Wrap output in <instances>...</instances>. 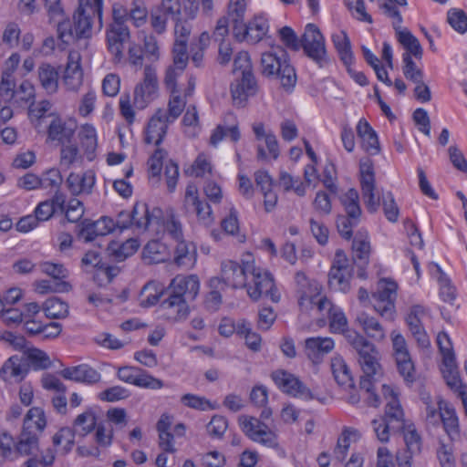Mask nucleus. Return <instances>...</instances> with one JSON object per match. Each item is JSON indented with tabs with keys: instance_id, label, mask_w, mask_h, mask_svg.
I'll return each mask as SVG.
<instances>
[{
	"instance_id": "1",
	"label": "nucleus",
	"mask_w": 467,
	"mask_h": 467,
	"mask_svg": "<svg viewBox=\"0 0 467 467\" xmlns=\"http://www.w3.org/2000/svg\"><path fill=\"white\" fill-rule=\"evenodd\" d=\"M329 328L332 333L342 334L353 348L365 369L370 370L377 365V348L365 337L355 330L348 329V319L339 307H336L329 315Z\"/></svg>"
},
{
	"instance_id": "2",
	"label": "nucleus",
	"mask_w": 467,
	"mask_h": 467,
	"mask_svg": "<svg viewBox=\"0 0 467 467\" xmlns=\"http://www.w3.org/2000/svg\"><path fill=\"white\" fill-rule=\"evenodd\" d=\"M260 72L267 78L278 79L285 89L293 88L296 83V70L290 63L289 56L279 46L262 54Z\"/></svg>"
},
{
	"instance_id": "3",
	"label": "nucleus",
	"mask_w": 467,
	"mask_h": 467,
	"mask_svg": "<svg viewBox=\"0 0 467 467\" xmlns=\"http://www.w3.org/2000/svg\"><path fill=\"white\" fill-rule=\"evenodd\" d=\"M254 262L250 254L247 259L242 260V264H238L233 260L223 261L221 265V278H213L211 285L216 286L221 281L233 288H243L247 285L249 274L254 271Z\"/></svg>"
},
{
	"instance_id": "4",
	"label": "nucleus",
	"mask_w": 467,
	"mask_h": 467,
	"mask_svg": "<svg viewBox=\"0 0 467 467\" xmlns=\"http://www.w3.org/2000/svg\"><path fill=\"white\" fill-rule=\"evenodd\" d=\"M103 0H79V5L75 12L73 20L77 34L81 37H88L94 20L97 19L99 27L102 26Z\"/></svg>"
},
{
	"instance_id": "5",
	"label": "nucleus",
	"mask_w": 467,
	"mask_h": 467,
	"mask_svg": "<svg viewBox=\"0 0 467 467\" xmlns=\"http://www.w3.org/2000/svg\"><path fill=\"white\" fill-rule=\"evenodd\" d=\"M248 296L253 300H258L265 296L270 297L273 302H278V294L272 275L254 264V271L249 274L247 285H245Z\"/></svg>"
},
{
	"instance_id": "6",
	"label": "nucleus",
	"mask_w": 467,
	"mask_h": 467,
	"mask_svg": "<svg viewBox=\"0 0 467 467\" xmlns=\"http://www.w3.org/2000/svg\"><path fill=\"white\" fill-rule=\"evenodd\" d=\"M306 55L319 67L327 63L325 38L319 28L314 24H307L300 40V47Z\"/></svg>"
},
{
	"instance_id": "7",
	"label": "nucleus",
	"mask_w": 467,
	"mask_h": 467,
	"mask_svg": "<svg viewBox=\"0 0 467 467\" xmlns=\"http://www.w3.org/2000/svg\"><path fill=\"white\" fill-rule=\"evenodd\" d=\"M384 14L392 19V26L396 32L399 42L408 51L410 57L414 56L420 59L422 57V47L419 40L407 29L401 26L402 16L396 5L389 4L384 5Z\"/></svg>"
},
{
	"instance_id": "8",
	"label": "nucleus",
	"mask_w": 467,
	"mask_h": 467,
	"mask_svg": "<svg viewBox=\"0 0 467 467\" xmlns=\"http://www.w3.org/2000/svg\"><path fill=\"white\" fill-rule=\"evenodd\" d=\"M398 285L391 280L379 282L377 292L372 294L373 307L381 316L392 319L395 312V300Z\"/></svg>"
},
{
	"instance_id": "9",
	"label": "nucleus",
	"mask_w": 467,
	"mask_h": 467,
	"mask_svg": "<svg viewBox=\"0 0 467 467\" xmlns=\"http://www.w3.org/2000/svg\"><path fill=\"white\" fill-rule=\"evenodd\" d=\"M159 82L155 67L146 66L143 78L134 88L133 103L138 109L146 108L157 97Z\"/></svg>"
},
{
	"instance_id": "10",
	"label": "nucleus",
	"mask_w": 467,
	"mask_h": 467,
	"mask_svg": "<svg viewBox=\"0 0 467 467\" xmlns=\"http://www.w3.org/2000/svg\"><path fill=\"white\" fill-rule=\"evenodd\" d=\"M352 262L358 268V276L361 279L367 278L366 269L369 264L371 245L368 234L366 231H358L352 242Z\"/></svg>"
},
{
	"instance_id": "11",
	"label": "nucleus",
	"mask_w": 467,
	"mask_h": 467,
	"mask_svg": "<svg viewBox=\"0 0 467 467\" xmlns=\"http://www.w3.org/2000/svg\"><path fill=\"white\" fill-rule=\"evenodd\" d=\"M390 337L398 370L406 380H412L414 376V365L408 349L407 342L404 337L397 331H392Z\"/></svg>"
},
{
	"instance_id": "12",
	"label": "nucleus",
	"mask_w": 467,
	"mask_h": 467,
	"mask_svg": "<svg viewBox=\"0 0 467 467\" xmlns=\"http://www.w3.org/2000/svg\"><path fill=\"white\" fill-rule=\"evenodd\" d=\"M271 377L278 388H280L284 392L306 400L315 399L311 390L306 388L295 375L285 370L279 369L274 371Z\"/></svg>"
},
{
	"instance_id": "13",
	"label": "nucleus",
	"mask_w": 467,
	"mask_h": 467,
	"mask_svg": "<svg viewBox=\"0 0 467 467\" xmlns=\"http://www.w3.org/2000/svg\"><path fill=\"white\" fill-rule=\"evenodd\" d=\"M360 186L367 210L371 213H376L380 205L381 198L376 196L375 175L372 164L369 162L360 164Z\"/></svg>"
},
{
	"instance_id": "14",
	"label": "nucleus",
	"mask_w": 467,
	"mask_h": 467,
	"mask_svg": "<svg viewBox=\"0 0 467 467\" xmlns=\"http://www.w3.org/2000/svg\"><path fill=\"white\" fill-rule=\"evenodd\" d=\"M298 304L301 309L308 310V305L321 294L322 286L314 279H309L304 272L298 271L295 275Z\"/></svg>"
},
{
	"instance_id": "15",
	"label": "nucleus",
	"mask_w": 467,
	"mask_h": 467,
	"mask_svg": "<svg viewBox=\"0 0 467 467\" xmlns=\"http://www.w3.org/2000/svg\"><path fill=\"white\" fill-rule=\"evenodd\" d=\"M268 24L263 17H254L248 24H237L233 27L234 37L238 41H247L256 44L266 35Z\"/></svg>"
},
{
	"instance_id": "16",
	"label": "nucleus",
	"mask_w": 467,
	"mask_h": 467,
	"mask_svg": "<svg viewBox=\"0 0 467 467\" xmlns=\"http://www.w3.org/2000/svg\"><path fill=\"white\" fill-rule=\"evenodd\" d=\"M377 365L374 366V368H371L370 370L365 369V367H363L361 361H360V355H358V361L363 370L364 376L361 377L359 387L360 389L363 390L368 396H367V401L369 406L372 407H379L380 404V399L378 396V394L375 392V381L376 377L381 376V365H380V354L379 351L377 349Z\"/></svg>"
},
{
	"instance_id": "17",
	"label": "nucleus",
	"mask_w": 467,
	"mask_h": 467,
	"mask_svg": "<svg viewBox=\"0 0 467 467\" xmlns=\"http://www.w3.org/2000/svg\"><path fill=\"white\" fill-rule=\"evenodd\" d=\"M29 366L22 355H14L5 361L0 378L10 384L21 382L28 374Z\"/></svg>"
},
{
	"instance_id": "18",
	"label": "nucleus",
	"mask_w": 467,
	"mask_h": 467,
	"mask_svg": "<svg viewBox=\"0 0 467 467\" xmlns=\"http://www.w3.org/2000/svg\"><path fill=\"white\" fill-rule=\"evenodd\" d=\"M166 111L159 109L150 119L145 130V142L159 146L163 140L170 123H172L166 118Z\"/></svg>"
},
{
	"instance_id": "19",
	"label": "nucleus",
	"mask_w": 467,
	"mask_h": 467,
	"mask_svg": "<svg viewBox=\"0 0 467 467\" xmlns=\"http://www.w3.org/2000/svg\"><path fill=\"white\" fill-rule=\"evenodd\" d=\"M161 215V210L153 208L152 211L144 202H137L130 212L131 227L134 226L139 231H146L151 225L159 224Z\"/></svg>"
},
{
	"instance_id": "20",
	"label": "nucleus",
	"mask_w": 467,
	"mask_h": 467,
	"mask_svg": "<svg viewBox=\"0 0 467 467\" xmlns=\"http://www.w3.org/2000/svg\"><path fill=\"white\" fill-rule=\"evenodd\" d=\"M197 13L198 3L194 0H183V17L174 22L175 43L181 41L187 44L192 32L191 21L196 17Z\"/></svg>"
},
{
	"instance_id": "21",
	"label": "nucleus",
	"mask_w": 467,
	"mask_h": 467,
	"mask_svg": "<svg viewBox=\"0 0 467 467\" xmlns=\"http://www.w3.org/2000/svg\"><path fill=\"white\" fill-rule=\"evenodd\" d=\"M167 292V298L161 303V307L164 311L165 316L168 319L174 322L185 320L190 315V304L192 302L180 297L178 295H174L169 291Z\"/></svg>"
},
{
	"instance_id": "22",
	"label": "nucleus",
	"mask_w": 467,
	"mask_h": 467,
	"mask_svg": "<svg viewBox=\"0 0 467 467\" xmlns=\"http://www.w3.org/2000/svg\"><path fill=\"white\" fill-rule=\"evenodd\" d=\"M200 290V282L196 275H177L175 276L169 287L168 291L180 296L182 298H185L192 302Z\"/></svg>"
},
{
	"instance_id": "23",
	"label": "nucleus",
	"mask_w": 467,
	"mask_h": 467,
	"mask_svg": "<svg viewBox=\"0 0 467 467\" xmlns=\"http://www.w3.org/2000/svg\"><path fill=\"white\" fill-rule=\"evenodd\" d=\"M436 403L439 410V420L443 424L444 431L451 441L460 435L459 419L454 407L441 397H437Z\"/></svg>"
},
{
	"instance_id": "24",
	"label": "nucleus",
	"mask_w": 467,
	"mask_h": 467,
	"mask_svg": "<svg viewBox=\"0 0 467 467\" xmlns=\"http://www.w3.org/2000/svg\"><path fill=\"white\" fill-rule=\"evenodd\" d=\"M81 56L78 51H70L63 78L67 89L77 91L83 82V71L80 65Z\"/></svg>"
},
{
	"instance_id": "25",
	"label": "nucleus",
	"mask_w": 467,
	"mask_h": 467,
	"mask_svg": "<svg viewBox=\"0 0 467 467\" xmlns=\"http://www.w3.org/2000/svg\"><path fill=\"white\" fill-rule=\"evenodd\" d=\"M39 437L35 433L21 431L14 442L16 457L30 459L40 456L45 448L40 447Z\"/></svg>"
},
{
	"instance_id": "26",
	"label": "nucleus",
	"mask_w": 467,
	"mask_h": 467,
	"mask_svg": "<svg viewBox=\"0 0 467 467\" xmlns=\"http://www.w3.org/2000/svg\"><path fill=\"white\" fill-rule=\"evenodd\" d=\"M129 38L130 31L127 26L110 25L107 32V41L115 62H119L123 58V44Z\"/></svg>"
},
{
	"instance_id": "27",
	"label": "nucleus",
	"mask_w": 467,
	"mask_h": 467,
	"mask_svg": "<svg viewBox=\"0 0 467 467\" xmlns=\"http://www.w3.org/2000/svg\"><path fill=\"white\" fill-rule=\"evenodd\" d=\"M382 394L387 401L385 407V416L384 419L388 420L389 422L396 423L397 428H400L403 422V410L398 399V394L395 392L393 388L383 384Z\"/></svg>"
},
{
	"instance_id": "28",
	"label": "nucleus",
	"mask_w": 467,
	"mask_h": 467,
	"mask_svg": "<svg viewBox=\"0 0 467 467\" xmlns=\"http://www.w3.org/2000/svg\"><path fill=\"white\" fill-rule=\"evenodd\" d=\"M257 91V84L254 77L246 78L241 76L231 86V93L234 103L243 106L247 99Z\"/></svg>"
},
{
	"instance_id": "29",
	"label": "nucleus",
	"mask_w": 467,
	"mask_h": 467,
	"mask_svg": "<svg viewBox=\"0 0 467 467\" xmlns=\"http://www.w3.org/2000/svg\"><path fill=\"white\" fill-rule=\"evenodd\" d=\"M75 130L76 125L74 123H67L60 118L54 117L48 125L47 139L64 145L70 142Z\"/></svg>"
},
{
	"instance_id": "30",
	"label": "nucleus",
	"mask_w": 467,
	"mask_h": 467,
	"mask_svg": "<svg viewBox=\"0 0 467 467\" xmlns=\"http://www.w3.org/2000/svg\"><path fill=\"white\" fill-rule=\"evenodd\" d=\"M66 184L73 195L88 194L95 184V172L91 170L81 174L71 172L66 181Z\"/></svg>"
},
{
	"instance_id": "31",
	"label": "nucleus",
	"mask_w": 467,
	"mask_h": 467,
	"mask_svg": "<svg viewBox=\"0 0 467 467\" xmlns=\"http://www.w3.org/2000/svg\"><path fill=\"white\" fill-rule=\"evenodd\" d=\"M60 374L64 379L77 382L93 384L100 380V374L86 364L66 368L60 371Z\"/></svg>"
},
{
	"instance_id": "32",
	"label": "nucleus",
	"mask_w": 467,
	"mask_h": 467,
	"mask_svg": "<svg viewBox=\"0 0 467 467\" xmlns=\"http://www.w3.org/2000/svg\"><path fill=\"white\" fill-rule=\"evenodd\" d=\"M335 342L331 337H309L305 341L307 357L316 361L333 350Z\"/></svg>"
},
{
	"instance_id": "33",
	"label": "nucleus",
	"mask_w": 467,
	"mask_h": 467,
	"mask_svg": "<svg viewBox=\"0 0 467 467\" xmlns=\"http://www.w3.org/2000/svg\"><path fill=\"white\" fill-rule=\"evenodd\" d=\"M356 322L368 337L376 341H382L385 338L386 333L383 326L377 318L369 316L368 313H358Z\"/></svg>"
},
{
	"instance_id": "34",
	"label": "nucleus",
	"mask_w": 467,
	"mask_h": 467,
	"mask_svg": "<svg viewBox=\"0 0 467 467\" xmlns=\"http://www.w3.org/2000/svg\"><path fill=\"white\" fill-rule=\"evenodd\" d=\"M46 426L47 419L44 410L41 408L33 407L27 411L24 419L21 431L31 432L40 436Z\"/></svg>"
},
{
	"instance_id": "35",
	"label": "nucleus",
	"mask_w": 467,
	"mask_h": 467,
	"mask_svg": "<svg viewBox=\"0 0 467 467\" xmlns=\"http://www.w3.org/2000/svg\"><path fill=\"white\" fill-rule=\"evenodd\" d=\"M196 247L193 244L187 243L184 240L176 242L174 262L177 265L191 268L196 263Z\"/></svg>"
},
{
	"instance_id": "36",
	"label": "nucleus",
	"mask_w": 467,
	"mask_h": 467,
	"mask_svg": "<svg viewBox=\"0 0 467 467\" xmlns=\"http://www.w3.org/2000/svg\"><path fill=\"white\" fill-rule=\"evenodd\" d=\"M80 146L88 161H93L97 150V133L92 125L85 124L81 126L78 132Z\"/></svg>"
},
{
	"instance_id": "37",
	"label": "nucleus",
	"mask_w": 467,
	"mask_h": 467,
	"mask_svg": "<svg viewBox=\"0 0 467 467\" xmlns=\"http://www.w3.org/2000/svg\"><path fill=\"white\" fill-rule=\"evenodd\" d=\"M38 80L47 94H55L58 89V72L50 64L43 63L38 67Z\"/></svg>"
},
{
	"instance_id": "38",
	"label": "nucleus",
	"mask_w": 467,
	"mask_h": 467,
	"mask_svg": "<svg viewBox=\"0 0 467 467\" xmlns=\"http://www.w3.org/2000/svg\"><path fill=\"white\" fill-rule=\"evenodd\" d=\"M442 374L446 381L447 386L459 394L463 388H467L466 385L462 384L457 366L455 363V358L443 360Z\"/></svg>"
},
{
	"instance_id": "39",
	"label": "nucleus",
	"mask_w": 467,
	"mask_h": 467,
	"mask_svg": "<svg viewBox=\"0 0 467 467\" xmlns=\"http://www.w3.org/2000/svg\"><path fill=\"white\" fill-rule=\"evenodd\" d=\"M331 369L335 380L338 385L346 389L354 386L350 370L341 357L336 356L331 359Z\"/></svg>"
},
{
	"instance_id": "40",
	"label": "nucleus",
	"mask_w": 467,
	"mask_h": 467,
	"mask_svg": "<svg viewBox=\"0 0 467 467\" xmlns=\"http://www.w3.org/2000/svg\"><path fill=\"white\" fill-rule=\"evenodd\" d=\"M143 258L149 264H158L166 261L169 258L167 247L158 242L150 241L143 248Z\"/></svg>"
},
{
	"instance_id": "41",
	"label": "nucleus",
	"mask_w": 467,
	"mask_h": 467,
	"mask_svg": "<svg viewBox=\"0 0 467 467\" xmlns=\"http://www.w3.org/2000/svg\"><path fill=\"white\" fill-rule=\"evenodd\" d=\"M140 247V244L136 239H129L121 244L117 243L109 244L108 252L117 261H123L127 257L132 255Z\"/></svg>"
},
{
	"instance_id": "42",
	"label": "nucleus",
	"mask_w": 467,
	"mask_h": 467,
	"mask_svg": "<svg viewBox=\"0 0 467 467\" xmlns=\"http://www.w3.org/2000/svg\"><path fill=\"white\" fill-rule=\"evenodd\" d=\"M340 201L347 215L352 218V220H359L362 212L359 205V195L357 190L349 189L341 196Z\"/></svg>"
},
{
	"instance_id": "43",
	"label": "nucleus",
	"mask_w": 467,
	"mask_h": 467,
	"mask_svg": "<svg viewBox=\"0 0 467 467\" xmlns=\"http://www.w3.org/2000/svg\"><path fill=\"white\" fill-rule=\"evenodd\" d=\"M22 356L25 357L28 366L31 365L35 370L47 369L51 366L48 355L39 348H27Z\"/></svg>"
},
{
	"instance_id": "44",
	"label": "nucleus",
	"mask_w": 467,
	"mask_h": 467,
	"mask_svg": "<svg viewBox=\"0 0 467 467\" xmlns=\"http://www.w3.org/2000/svg\"><path fill=\"white\" fill-rule=\"evenodd\" d=\"M45 315L48 318H65L68 315V306L57 297H52L45 301L42 306Z\"/></svg>"
},
{
	"instance_id": "45",
	"label": "nucleus",
	"mask_w": 467,
	"mask_h": 467,
	"mask_svg": "<svg viewBox=\"0 0 467 467\" xmlns=\"http://www.w3.org/2000/svg\"><path fill=\"white\" fill-rule=\"evenodd\" d=\"M54 20H57V37L63 44L68 45L76 39L80 38L78 34H77L75 25L72 24L69 19L64 18L63 16L62 17L55 18Z\"/></svg>"
},
{
	"instance_id": "46",
	"label": "nucleus",
	"mask_w": 467,
	"mask_h": 467,
	"mask_svg": "<svg viewBox=\"0 0 467 467\" xmlns=\"http://www.w3.org/2000/svg\"><path fill=\"white\" fill-rule=\"evenodd\" d=\"M171 96L168 102L166 118L171 122L179 118L186 106V98L182 96L179 90L170 91Z\"/></svg>"
},
{
	"instance_id": "47",
	"label": "nucleus",
	"mask_w": 467,
	"mask_h": 467,
	"mask_svg": "<svg viewBox=\"0 0 467 467\" xmlns=\"http://www.w3.org/2000/svg\"><path fill=\"white\" fill-rule=\"evenodd\" d=\"M236 333L245 341V345L253 351H259L261 348V336L253 332L248 325L244 322L238 323L236 326Z\"/></svg>"
},
{
	"instance_id": "48",
	"label": "nucleus",
	"mask_w": 467,
	"mask_h": 467,
	"mask_svg": "<svg viewBox=\"0 0 467 467\" xmlns=\"http://www.w3.org/2000/svg\"><path fill=\"white\" fill-rule=\"evenodd\" d=\"M51 103L48 100H41L37 104L32 101L28 108V117L36 129L41 127V120L46 118L47 112L51 109Z\"/></svg>"
},
{
	"instance_id": "49",
	"label": "nucleus",
	"mask_w": 467,
	"mask_h": 467,
	"mask_svg": "<svg viewBox=\"0 0 467 467\" xmlns=\"http://www.w3.org/2000/svg\"><path fill=\"white\" fill-rule=\"evenodd\" d=\"M96 426V417L91 411H85L79 414L74 421V431L80 435L86 436L91 432Z\"/></svg>"
},
{
	"instance_id": "50",
	"label": "nucleus",
	"mask_w": 467,
	"mask_h": 467,
	"mask_svg": "<svg viewBox=\"0 0 467 467\" xmlns=\"http://www.w3.org/2000/svg\"><path fill=\"white\" fill-rule=\"evenodd\" d=\"M162 295V287L159 283L149 282L146 284L142 290L141 296L144 298L141 301V306H150L157 304Z\"/></svg>"
},
{
	"instance_id": "51",
	"label": "nucleus",
	"mask_w": 467,
	"mask_h": 467,
	"mask_svg": "<svg viewBox=\"0 0 467 467\" xmlns=\"http://www.w3.org/2000/svg\"><path fill=\"white\" fill-rule=\"evenodd\" d=\"M351 274L337 273L329 271L328 273V285L331 289L348 293L350 290Z\"/></svg>"
},
{
	"instance_id": "52",
	"label": "nucleus",
	"mask_w": 467,
	"mask_h": 467,
	"mask_svg": "<svg viewBox=\"0 0 467 467\" xmlns=\"http://www.w3.org/2000/svg\"><path fill=\"white\" fill-rule=\"evenodd\" d=\"M56 459V451L52 447L43 450L40 456L27 459L25 467H50Z\"/></svg>"
},
{
	"instance_id": "53",
	"label": "nucleus",
	"mask_w": 467,
	"mask_h": 467,
	"mask_svg": "<svg viewBox=\"0 0 467 467\" xmlns=\"http://www.w3.org/2000/svg\"><path fill=\"white\" fill-rule=\"evenodd\" d=\"M234 73L246 78L254 77L250 56L247 52H239L234 61Z\"/></svg>"
},
{
	"instance_id": "54",
	"label": "nucleus",
	"mask_w": 467,
	"mask_h": 467,
	"mask_svg": "<svg viewBox=\"0 0 467 467\" xmlns=\"http://www.w3.org/2000/svg\"><path fill=\"white\" fill-rule=\"evenodd\" d=\"M239 422L242 431L253 441L259 431L265 430L266 425L254 417L241 416Z\"/></svg>"
},
{
	"instance_id": "55",
	"label": "nucleus",
	"mask_w": 467,
	"mask_h": 467,
	"mask_svg": "<svg viewBox=\"0 0 467 467\" xmlns=\"http://www.w3.org/2000/svg\"><path fill=\"white\" fill-rule=\"evenodd\" d=\"M159 8L174 22L183 17V2L180 0H161Z\"/></svg>"
},
{
	"instance_id": "56",
	"label": "nucleus",
	"mask_w": 467,
	"mask_h": 467,
	"mask_svg": "<svg viewBox=\"0 0 467 467\" xmlns=\"http://www.w3.org/2000/svg\"><path fill=\"white\" fill-rule=\"evenodd\" d=\"M246 10L245 0H230L228 5V17L233 24V27L237 24H243Z\"/></svg>"
},
{
	"instance_id": "57",
	"label": "nucleus",
	"mask_w": 467,
	"mask_h": 467,
	"mask_svg": "<svg viewBox=\"0 0 467 467\" xmlns=\"http://www.w3.org/2000/svg\"><path fill=\"white\" fill-rule=\"evenodd\" d=\"M447 21L455 31L461 34L467 31V15L463 10L457 8L449 10Z\"/></svg>"
},
{
	"instance_id": "58",
	"label": "nucleus",
	"mask_w": 467,
	"mask_h": 467,
	"mask_svg": "<svg viewBox=\"0 0 467 467\" xmlns=\"http://www.w3.org/2000/svg\"><path fill=\"white\" fill-rule=\"evenodd\" d=\"M353 262L348 258L346 253L337 249L332 262L330 271L353 275Z\"/></svg>"
},
{
	"instance_id": "59",
	"label": "nucleus",
	"mask_w": 467,
	"mask_h": 467,
	"mask_svg": "<svg viewBox=\"0 0 467 467\" xmlns=\"http://www.w3.org/2000/svg\"><path fill=\"white\" fill-rule=\"evenodd\" d=\"M403 64L402 71L407 79L413 83L423 79V71L417 67L410 54H403Z\"/></svg>"
},
{
	"instance_id": "60",
	"label": "nucleus",
	"mask_w": 467,
	"mask_h": 467,
	"mask_svg": "<svg viewBox=\"0 0 467 467\" xmlns=\"http://www.w3.org/2000/svg\"><path fill=\"white\" fill-rule=\"evenodd\" d=\"M381 203L386 218L395 223L398 221L400 210L394 200L393 194L390 192H383L381 196Z\"/></svg>"
},
{
	"instance_id": "61",
	"label": "nucleus",
	"mask_w": 467,
	"mask_h": 467,
	"mask_svg": "<svg viewBox=\"0 0 467 467\" xmlns=\"http://www.w3.org/2000/svg\"><path fill=\"white\" fill-rule=\"evenodd\" d=\"M403 436L406 446L410 453L420 452L421 439L414 425H408L403 428Z\"/></svg>"
},
{
	"instance_id": "62",
	"label": "nucleus",
	"mask_w": 467,
	"mask_h": 467,
	"mask_svg": "<svg viewBox=\"0 0 467 467\" xmlns=\"http://www.w3.org/2000/svg\"><path fill=\"white\" fill-rule=\"evenodd\" d=\"M279 185L284 188L285 192L294 190L298 196H304L306 188L303 182L299 180H295L292 175L286 171H281L279 175Z\"/></svg>"
},
{
	"instance_id": "63",
	"label": "nucleus",
	"mask_w": 467,
	"mask_h": 467,
	"mask_svg": "<svg viewBox=\"0 0 467 467\" xmlns=\"http://www.w3.org/2000/svg\"><path fill=\"white\" fill-rule=\"evenodd\" d=\"M54 446L63 445L65 453L69 452L74 445V433L68 428L60 429L52 438Z\"/></svg>"
},
{
	"instance_id": "64",
	"label": "nucleus",
	"mask_w": 467,
	"mask_h": 467,
	"mask_svg": "<svg viewBox=\"0 0 467 467\" xmlns=\"http://www.w3.org/2000/svg\"><path fill=\"white\" fill-rule=\"evenodd\" d=\"M437 456L441 467H455V458L451 443L440 442Z\"/></svg>"
}]
</instances>
